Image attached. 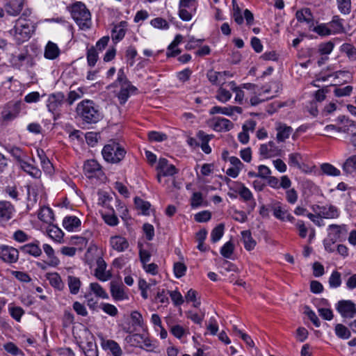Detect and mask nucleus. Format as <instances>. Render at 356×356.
<instances>
[{
    "label": "nucleus",
    "mask_w": 356,
    "mask_h": 356,
    "mask_svg": "<svg viewBox=\"0 0 356 356\" xmlns=\"http://www.w3.org/2000/svg\"><path fill=\"white\" fill-rule=\"evenodd\" d=\"M168 293L175 306H179L184 303L183 296L178 291H168Z\"/></svg>",
    "instance_id": "obj_60"
},
{
    "label": "nucleus",
    "mask_w": 356,
    "mask_h": 356,
    "mask_svg": "<svg viewBox=\"0 0 356 356\" xmlns=\"http://www.w3.org/2000/svg\"><path fill=\"white\" fill-rule=\"evenodd\" d=\"M102 218L104 219V222L110 226L114 227L116 226L119 223V220L116 215L113 213H102Z\"/></svg>",
    "instance_id": "obj_54"
},
{
    "label": "nucleus",
    "mask_w": 356,
    "mask_h": 356,
    "mask_svg": "<svg viewBox=\"0 0 356 356\" xmlns=\"http://www.w3.org/2000/svg\"><path fill=\"white\" fill-rule=\"evenodd\" d=\"M234 124L228 119L216 118L214 119L213 129L217 131H227L232 129Z\"/></svg>",
    "instance_id": "obj_24"
},
{
    "label": "nucleus",
    "mask_w": 356,
    "mask_h": 356,
    "mask_svg": "<svg viewBox=\"0 0 356 356\" xmlns=\"http://www.w3.org/2000/svg\"><path fill=\"white\" fill-rule=\"evenodd\" d=\"M336 309L343 318H353L356 315V305L351 300H339Z\"/></svg>",
    "instance_id": "obj_7"
},
{
    "label": "nucleus",
    "mask_w": 356,
    "mask_h": 356,
    "mask_svg": "<svg viewBox=\"0 0 356 356\" xmlns=\"http://www.w3.org/2000/svg\"><path fill=\"white\" fill-rule=\"evenodd\" d=\"M271 209L273 211V216L278 220L282 221L288 220L290 222H293L294 220V217L289 213L288 210L284 209L281 202H276L273 204L271 207Z\"/></svg>",
    "instance_id": "obj_13"
},
{
    "label": "nucleus",
    "mask_w": 356,
    "mask_h": 356,
    "mask_svg": "<svg viewBox=\"0 0 356 356\" xmlns=\"http://www.w3.org/2000/svg\"><path fill=\"white\" fill-rule=\"evenodd\" d=\"M99 307L107 314L111 316H115L118 314V309L109 303H102Z\"/></svg>",
    "instance_id": "obj_62"
},
{
    "label": "nucleus",
    "mask_w": 356,
    "mask_h": 356,
    "mask_svg": "<svg viewBox=\"0 0 356 356\" xmlns=\"http://www.w3.org/2000/svg\"><path fill=\"white\" fill-rule=\"evenodd\" d=\"M275 130L277 131L276 139L278 143L285 141L293 132L291 127L280 122L276 123Z\"/></svg>",
    "instance_id": "obj_16"
},
{
    "label": "nucleus",
    "mask_w": 356,
    "mask_h": 356,
    "mask_svg": "<svg viewBox=\"0 0 356 356\" xmlns=\"http://www.w3.org/2000/svg\"><path fill=\"white\" fill-rule=\"evenodd\" d=\"M0 259L8 264L16 263L19 259V250L11 246L0 245Z\"/></svg>",
    "instance_id": "obj_9"
},
{
    "label": "nucleus",
    "mask_w": 356,
    "mask_h": 356,
    "mask_svg": "<svg viewBox=\"0 0 356 356\" xmlns=\"http://www.w3.org/2000/svg\"><path fill=\"white\" fill-rule=\"evenodd\" d=\"M47 102L49 113L53 120H56L60 117L62 108L66 102L65 96L61 92L52 93L49 96Z\"/></svg>",
    "instance_id": "obj_6"
},
{
    "label": "nucleus",
    "mask_w": 356,
    "mask_h": 356,
    "mask_svg": "<svg viewBox=\"0 0 356 356\" xmlns=\"http://www.w3.org/2000/svg\"><path fill=\"white\" fill-rule=\"evenodd\" d=\"M83 170L88 178L99 177L102 173L100 165L95 160H88L84 163Z\"/></svg>",
    "instance_id": "obj_14"
},
{
    "label": "nucleus",
    "mask_w": 356,
    "mask_h": 356,
    "mask_svg": "<svg viewBox=\"0 0 356 356\" xmlns=\"http://www.w3.org/2000/svg\"><path fill=\"white\" fill-rule=\"evenodd\" d=\"M156 170L161 172L163 177L173 176L178 172V170L172 164H169L165 158H160Z\"/></svg>",
    "instance_id": "obj_15"
},
{
    "label": "nucleus",
    "mask_w": 356,
    "mask_h": 356,
    "mask_svg": "<svg viewBox=\"0 0 356 356\" xmlns=\"http://www.w3.org/2000/svg\"><path fill=\"white\" fill-rule=\"evenodd\" d=\"M46 278L49 281L50 284L55 289L61 290L63 288L64 284L58 273H46Z\"/></svg>",
    "instance_id": "obj_37"
},
{
    "label": "nucleus",
    "mask_w": 356,
    "mask_h": 356,
    "mask_svg": "<svg viewBox=\"0 0 356 356\" xmlns=\"http://www.w3.org/2000/svg\"><path fill=\"white\" fill-rule=\"evenodd\" d=\"M167 135L158 131H150L148 133V139L152 142H162L167 139Z\"/></svg>",
    "instance_id": "obj_58"
},
{
    "label": "nucleus",
    "mask_w": 356,
    "mask_h": 356,
    "mask_svg": "<svg viewBox=\"0 0 356 356\" xmlns=\"http://www.w3.org/2000/svg\"><path fill=\"white\" fill-rule=\"evenodd\" d=\"M203 197L200 192H195L191 198V206L192 208H197L203 205Z\"/></svg>",
    "instance_id": "obj_53"
},
{
    "label": "nucleus",
    "mask_w": 356,
    "mask_h": 356,
    "mask_svg": "<svg viewBox=\"0 0 356 356\" xmlns=\"http://www.w3.org/2000/svg\"><path fill=\"white\" fill-rule=\"evenodd\" d=\"M282 152V149L276 146L273 141H269L268 143L262 144L259 147V154L264 158L280 156Z\"/></svg>",
    "instance_id": "obj_12"
},
{
    "label": "nucleus",
    "mask_w": 356,
    "mask_h": 356,
    "mask_svg": "<svg viewBox=\"0 0 356 356\" xmlns=\"http://www.w3.org/2000/svg\"><path fill=\"white\" fill-rule=\"evenodd\" d=\"M102 346L105 350H109L113 356H121L122 350L119 344L111 339L103 340Z\"/></svg>",
    "instance_id": "obj_25"
},
{
    "label": "nucleus",
    "mask_w": 356,
    "mask_h": 356,
    "mask_svg": "<svg viewBox=\"0 0 356 356\" xmlns=\"http://www.w3.org/2000/svg\"><path fill=\"white\" fill-rule=\"evenodd\" d=\"M98 60V54L95 47H91L87 51V61L90 67H94Z\"/></svg>",
    "instance_id": "obj_49"
},
{
    "label": "nucleus",
    "mask_w": 356,
    "mask_h": 356,
    "mask_svg": "<svg viewBox=\"0 0 356 356\" xmlns=\"http://www.w3.org/2000/svg\"><path fill=\"white\" fill-rule=\"evenodd\" d=\"M46 264L56 266L60 263L59 259L54 254V250L47 244H46Z\"/></svg>",
    "instance_id": "obj_38"
},
{
    "label": "nucleus",
    "mask_w": 356,
    "mask_h": 356,
    "mask_svg": "<svg viewBox=\"0 0 356 356\" xmlns=\"http://www.w3.org/2000/svg\"><path fill=\"white\" fill-rule=\"evenodd\" d=\"M111 293L112 297L116 300L128 299V296L124 291V286L122 285L111 283Z\"/></svg>",
    "instance_id": "obj_32"
},
{
    "label": "nucleus",
    "mask_w": 356,
    "mask_h": 356,
    "mask_svg": "<svg viewBox=\"0 0 356 356\" xmlns=\"http://www.w3.org/2000/svg\"><path fill=\"white\" fill-rule=\"evenodd\" d=\"M127 26V22L122 21L118 24L114 26L113 29L112 30L111 34L113 40H116L117 42H118L124 37L126 33Z\"/></svg>",
    "instance_id": "obj_27"
},
{
    "label": "nucleus",
    "mask_w": 356,
    "mask_h": 356,
    "mask_svg": "<svg viewBox=\"0 0 356 356\" xmlns=\"http://www.w3.org/2000/svg\"><path fill=\"white\" fill-rule=\"evenodd\" d=\"M150 24L152 26L156 29H168L169 28L168 22L161 17H156L152 19Z\"/></svg>",
    "instance_id": "obj_57"
},
{
    "label": "nucleus",
    "mask_w": 356,
    "mask_h": 356,
    "mask_svg": "<svg viewBox=\"0 0 356 356\" xmlns=\"http://www.w3.org/2000/svg\"><path fill=\"white\" fill-rule=\"evenodd\" d=\"M106 264L102 257H99L97 260V268L95 269V275L100 281L108 280L111 275L109 272L106 271Z\"/></svg>",
    "instance_id": "obj_18"
},
{
    "label": "nucleus",
    "mask_w": 356,
    "mask_h": 356,
    "mask_svg": "<svg viewBox=\"0 0 356 356\" xmlns=\"http://www.w3.org/2000/svg\"><path fill=\"white\" fill-rule=\"evenodd\" d=\"M339 11L344 15H348L351 10V0H337Z\"/></svg>",
    "instance_id": "obj_51"
},
{
    "label": "nucleus",
    "mask_w": 356,
    "mask_h": 356,
    "mask_svg": "<svg viewBox=\"0 0 356 356\" xmlns=\"http://www.w3.org/2000/svg\"><path fill=\"white\" fill-rule=\"evenodd\" d=\"M77 115L86 123H97L102 118V114L96 104L89 99H84L76 106Z\"/></svg>",
    "instance_id": "obj_2"
},
{
    "label": "nucleus",
    "mask_w": 356,
    "mask_h": 356,
    "mask_svg": "<svg viewBox=\"0 0 356 356\" xmlns=\"http://www.w3.org/2000/svg\"><path fill=\"white\" fill-rule=\"evenodd\" d=\"M334 330L336 335L339 338L347 339L350 337V331L343 324H337Z\"/></svg>",
    "instance_id": "obj_43"
},
{
    "label": "nucleus",
    "mask_w": 356,
    "mask_h": 356,
    "mask_svg": "<svg viewBox=\"0 0 356 356\" xmlns=\"http://www.w3.org/2000/svg\"><path fill=\"white\" fill-rule=\"evenodd\" d=\"M342 170L346 175H351L356 172V154L348 156L343 163Z\"/></svg>",
    "instance_id": "obj_23"
},
{
    "label": "nucleus",
    "mask_w": 356,
    "mask_h": 356,
    "mask_svg": "<svg viewBox=\"0 0 356 356\" xmlns=\"http://www.w3.org/2000/svg\"><path fill=\"white\" fill-rule=\"evenodd\" d=\"M232 97L231 92L226 88L220 86L217 90L216 98L220 102L225 103L228 102Z\"/></svg>",
    "instance_id": "obj_47"
},
{
    "label": "nucleus",
    "mask_w": 356,
    "mask_h": 356,
    "mask_svg": "<svg viewBox=\"0 0 356 356\" xmlns=\"http://www.w3.org/2000/svg\"><path fill=\"white\" fill-rule=\"evenodd\" d=\"M110 245L113 250L118 252H124L129 246L126 238L120 235L111 236L110 238Z\"/></svg>",
    "instance_id": "obj_20"
},
{
    "label": "nucleus",
    "mask_w": 356,
    "mask_h": 356,
    "mask_svg": "<svg viewBox=\"0 0 356 356\" xmlns=\"http://www.w3.org/2000/svg\"><path fill=\"white\" fill-rule=\"evenodd\" d=\"M334 47V44L331 41L325 43H321L318 46V52L321 55H328L332 52Z\"/></svg>",
    "instance_id": "obj_59"
},
{
    "label": "nucleus",
    "mask_w": 356,
    "mask_h": 356,
    "mask_svg": "<svg viewBox=\"0 0 356 356\" xmlns=\"http://www.w3.org/2000/svg\"><path fill=\"white\" fill-rule=\"evenodd\" d=\"M83 95V92L81 88H78L77 90H72L68 93V97L66 102L70 105H72L76 100L81 99Z\"/></svg>",
    "instance_id": "obj_55"
},
{
    "label": "nucleus",
    "mask_w": 356,
    "mask_h": 356,
    "mask_svg": "<svg viewBox=\"0 0 356 356\" xmlns=\"http://www.w3.org/2000/svg\"><path fill=\"white\" fill-rule=\"evenodd\" d=\"M15 212L14 205L6 200H0V224L10 220Z\"/></svg>",
    "instance_id": "obj_10"
},
{
    "label": "nucleus",
    "mask_w": 356,
    "mask_h": 356,
    "mask_svg": "<svg viewBox=\"0 0 356 356\" xmlns=\"http://www.w3.org/2000/svg\"><path fill=\"white\" fill-rule=\"evenodd\" d=\"M329 236L333 243L345 238L348 233V227L346 225L332 224L328 227Z\"/></svg>",
    "instance_id": "obj_8"
},
{
    "label": "nucleus",
    "mask_w": 356,
    "mask_h": 356,
    "mask_svg": "<svg viewBox=\"0 0 356 356\" xmlns=\"http://www.w3.org/2000/svg\"><path fill=\"white\" fill-rule=\"evenodd\" d=\"M107 88L113 89V92L121 105H124L131 95L138 93V88L129 81L123 67L119 69L116 80Z\"/></svg>",
    "instance_id": "obj_1"
},
{
    "label": "nucleus",
    "mask_w": 356,
    "mask_h": 356,
    "mask_svg": "<svg viewBox=\"0 0 356 356\" xmlns=\"http://www.w3.org/2000/svg\"><path fill=\"white\" fill-rule=\"evenodd\" d=\"M315 207L317 209L318 213L323 219H335L340 215L338 208L330 204L323 206L315 205Z\"/></svg>",
    "instance_id": "obj_11"
},
{
    "label": "nucleus",
    "mask_w": 356,
    "mask_h": 356,
    "mask_svg": "<svg viewBox=\"0 0 356 356\" xmlns=\"http://www.w3.org/2000/svg\"><path fill=\"white\" fill-rule=\"evenodd\" d=\"M296 17L300 22L310 23L313 21V16L309 8H303L298 10L296 13Z\"/></svg>",
    "instance_id": "obj_35"
},
{
    "label": "nucleus",
    "mask_w": 356,
    "mask_h": 356,
    "mask_svg": "<svg viewBox=\"0 0 356 356\" xmlns=\"http://www.w3.org/2000/svg\"><path fill=\"white\" fill-rule=\"evenodd\" d=\"M298 193L295 188H290L286 191V200L291 204H294L298 201Z\"/></svg>",
    "instance_id": "obj_61"
},
{
    "label": "nucleus",
    "mask_w": 356,
    "mask_h": 356,
    "mask_svg": "<svg viewBox=\"0 0 356 356\" xmlns=\"http://www.w3.org/2000/svg\"><path fill=\"white\" fill-rule=\"evenodd\" d=\"M144 338H145L144 334H135L127 336L126 337V341H127V343H130L131 346L143 348L142 343H143Z\"/></svg>",
    "instance_id": "obj_41"
},
{
    "label": "nucleus",
    "mask_w": 356,
    "mask_h": 356,
    "mask_svg": "<svg viewBox=\"0 0 356 356\" xmlns=\"http://www.w3.org/2000/svg\"><path fill=\"white\" fill-rule=\"evenodd\" d=\"M183 36L178 34L175 36L174 40L170 44L168 47L166 55L168 57H175L181 53V50L177 48V46L182 42Z\"/></svg>",
    "instance_id": "obj_26"
},
{
    "label": "nucleus",
    "mask_w": 356,
    "mask_h": 356,
    "mask_svg": "<svg viewBox=\"0 0 356 356\" xmlns=\"http://www.w3.org/2000/svg\"><path fill=\"white\" fill-rule=\"evenodd\" d=\"M225 226L223 224H219L217 225L211 233V240L213 243H216L222 236L224 233Z\"/></svg>",
    "instance_id": "obj_48"
},
{
    "label": "nucleus",
    "mask_w": 356,
    "mask_h": 356,
    "mask_svg": "<svg viewBox=\"0 0 356 356\" xmlns=\"http://www.w3.org/2000/svg\"><path fill=\"white\" fill-rule=\"evenodd\" d=\"M81 225L80 219L74 216H67L63 218V226L69 232L75 231Z\"/></svg>",
    "instance_id": "obj_22"
},
{
    "label": "nucleus",
    "mask_w": 356,
    "mask_h": 356,
    "mask_svg": "<svg viewBox=\"0 0 356 356\" xmlns=\"http://www.w3.org/2000/svg\"><path fill=\"white\" fill-rule=\"evenodd\" d=\"M8 312L12 318L17 322L21 321V318L24 314V311L22 307L13 305H8Z\"/></svg>",
    "instance_id": "obj_42"
},
{
    "label": "nucleus",
    "mask_w": 356,
    "mask_h": 356,
    "mask_svg": "<svg viewBox=\"0 0 356 356\" xmlns=\"http://www.w3.org/2000/svg\"><path fill=\"white\" fill-rule=\"evenodd\" d=\"M243 112V109L241 107L236 106H229L225 107H221L218 106H213L210 111L209 113L211 115H214L216 113H221L227 116H232L234 113H237L238 114H241Z\"/></svg>",
    "instance_id": "obj_17"
},
{
    "label": "nucleus",
    "mask_w": 356,
    "mask_h": 356,
    "mask_svg": "<svg viewBox=\"0 0 356 356\" xmlns=\"http://www.w3.org/2000/svg\"><path fill=\"white\" fill-rule=\"evenodd\" d=\"M237 193L244 202H248V207H250V211H252L256 206V202L250 189L243 184H241L240 188L238 189Z\"/></svg>",
    "instance_id": "obj_21"
},
{
    "label": "nucleus",
    "mask_w": 356,
    "mask_h": 356,
    "mask_svg": "<svg viewBox=\"0 0 356 356\" xmlns=\"http://www.w3.org/2000/svg\"><path fill=\"white\" fill-rule=\"evenodd\" d=\"M46 233L48 236L58 243H62L63 239L64 233L58 227L54 225H49L46 229Z\"/></svg>",
    "instance_id": "obj_29"
},
{
    "label": "nucleus",
    "mask_w": 356,
    "mask_h": 356,
    "mask_svg": "<svg viewBox=\"0 0 356 356\" xmlns=\"http://www.w3.org/2000/svg\"><path fill=\"white\" fill-rule=\"evenodd\" d=\"M90 287L91 291L98 297L102 298H108V294L103 289V288L96 282L91 283L90 284Z\"/></svg>",
    "instance_id": "obj_52"
},
{
    "label": "nucleus",
    "mask_w": 356,
    "mask_h": 356,
    "mask_svg": "<svg viewBox=\"0 0 356 356\" xmlns=\"http://www.w3.org/2000/svg\"><path fill=\"white\" fill-rule=\"evenodd\" d=\"M340 51L345 54L350 60L356 61V47L350 43H344L340 47Z\"/></svg>",
    "instance_id": "obj_36"
},
{
    "label": "nucleus",
    "mask_w": 356,
    "mask_h": 356,
    "mask_svg": "<svg viewBox=\"0 0 356 356\" xmlns=\"http://www.w3.org/2000/svg\"><path fill=\"white\" fill-rule=\"evenodd\" d=\"M302 160V156L300 153H292L289 155V164L291 166H294L300 168V161Z\"/></svg>",
    "instance_id": "obj_56"
},
{
    "label": "nucleus",
    "mask_w": 356,
    "mask_h": 356,
    "mask_svg": "<svg viewBox=\"0 0 356 356\" xmlns=\"http://www.w3.org/2000/svg\"><path fill=\"white\" fill-rule=\"evenodd\" d=\"M234 250V245L231 241L225 243L220 249V254L222 257L227 259H232Z\"/></svg>",
    "instance_id": "obj_44"
},
{
    "label": "nucleus",
    "mask_w": 356,
    "mask_h": 356,
    "mask_svg": "<svg viewBox=\"0 0 356 356\" xmlns=\"http://www.w3.org/2000/svg\"><path fill=\"white\" fill-rule=\"evenodd\" d=\"M19 250L24 254H29L35 257L42 254V250L38 244L35 243H30L22 245L19 248Z\"/></svg>",
    "instance_id": "obj_30"
},
{
    "label": "nucleus",
    "mask_w": 356,
    "mask_h": 356,
    "mask_svg": "<svg viewBox=\"0 0 356 356\" xmlns=\"http://www.w3.org/2000/svg\"><path fill=\"white\" fill-rule=\"evenodd\" d=\"M68 286L70 293L76 294L79 293L81 286V281L78 277L74 276H68Z\"/></svg>",
    "instance_id": "obj_45"
},
{
    "label": "nucleus",
    "mask_w": 356,
    "mask_h": 356,
    "mask_svg": "<svg viewBox=\"0 0 356 356\" xmlns=\"http://www.w3.org/2000/svg\"><path fill=\"white\" fill-rule=\"evenodd\" d=\"M19 165L24 172H27L34 178H39L42 175V172L40 170L24 160L22 161Z\"/></svg>",
    "instance_id": "obj_31"
},
{
    "label": "nucleus",
    "mask_w": 356,
    "mask_h": 356,
    "mask_svg": "<svg viewBox=\"0 0 356 356\" xmlns=\"http://www.w3.org/2000/svg\"><path fill=\"white\" fill-rule=\"evenodd\" d=\"M134 203H135L136 207L138 209L141 210L143 214H145V215L148 214V211L151 206L149 202L144 201L141 198L136 197L134 199Z\"/></svg>",
    "instance_id": "obj_50"
},
{
    "label": "nucleus",
    "mask_w": 356,
    "mask_h": 356,
    "mask_svg": "<svg viewBox=\"0 0 356 356\" xmlns=\"http://www.w3.org/2000/svg\"><path fill=\"white\" fill-rule=\"evenodd\" d=\"M321 171L326 175L338 177L341 175V171L333 165L325 163L321 165Z\"/></svg>",
    "instance_id": "obj_40"
},
{
    "label": "nucleus",
    "mask_w": 356,
    "mask_h": 356,
    "mask_svg": "<svg viewBox=\"0 0 356 356\" xmlns=\"http://www.w3.org/2000/svg\"><path fill=\"white\" fill-rule=\"evenodd\" d=\"M24 6V0H9L4 6L5 10L9 15H18Z\"/></svg>",
    "instance_id": "obj_19"
},
{
    "label": "nucleus",
    "mask_w": 356,
    "mask_h": 356,
    "mask_svg": "<svg viewBox=\"0 0 356 356\" xmlns=\"http://www.w3.org/2000/svg\"><path fill=\"white\" fill-rule=\"evenodd\" d=\"M29 54L26 51L17 55L13 54L10 58V63L14 67L19 68L23 65V63L27 60Z\"/></svg>",
    "instance_id": "obj_39"
},
{
    "label": "nucleus",
    "mask_w": 356,
    "mask_h": 356,
    "mask_svg": "<svg viewBox=\"0 0 356 356\" xmlns=\"http://www.w3.org/2000/svg\"><path fill=\"white\" fill-rule=\"evenodd\" d=\"M13 238L19 243H24L30 240L31 236L22 230H17L14 232Z\"/></svg>",
    "instance_id": "obj_64"
},
{
    "label": "nucleus",
    "mask_w": 356,
    "mask_h": 356,
    "mask_svg": "<svg viewBox=\"0 0 356 356\" xmlns=\"http://www.w3.org/2000/svg\"><path fill=\"white\" fill-rule=\"evenodd\" d=\"M223 74H225V72H219L209 70L207 74V76L212 84H218L220 83L222 80L224 81L222 79Z\"/></svg>",
    "instance_id": "obj_46"
},
{
    "label": "nucleus",
    "mask_w": 356,
    "mask_h": 356,
    "mask_svg": "<svg viewBox=\"0 0 356 356\" xmlns=\"http://www.w3.org/2000/svg\"><path fill=\"white\" fill-rule=\"evenodd\" d=\"M102 154L108 163H118L123 160L127 152L120 143L110 141L104 147Z\"/></svg>",
    "instance_id": "obj_5"
},
{
    "label": "nucleus",
    "mask_w": 356,
    "mask_h": 356,
    "mask_svg": "<svg viewBox=\"0 0 356 356\" xmlns=\"http://www.w3.org/2000/svg\"><path fill=\"white\" fill-rule=\"evenodd\" d=\"M70 13L73 19L76 22L79 28L86 30L91 26V15L86 5L77 1L70 7Z\"/></svg>",
    "instance_id": "obj_4"
},
{
    "label": "nucleus",
    "mask_w": 356,
    "mask_h": 356,
    "mask_svg": "<svg viewBox=\"0 0 356 356\" xmlns=\"http://www.w3.org/2000/svg\"><path fill=\"white\" fill-rule=\"evenodd\" d=\"M332 33H341L345 32V29L343 24V19L338 15L333 16L331 22L329 23Z\"/></svg>",
    "instance_id": "obj_33"
},
{
    "label": "nucleus",
    "mask_w": 356,
    "mask_h": 356,
    "mask_svg": "<svg viewBox=\"0 0 356 356\" xmlns=\"http://www.w3.org/2000/svg\"><path fill=\"white\" fill-rule=\"evenodd\" d=\"M60 53L61 51L56 43L49 41L46 44V59L55 60L59 57Z\"/></svg>",
    "instance_id": "obj_28"
},
{
    "label": "nucleus",
    "mask_w": 356,
    "mask_h": 356,
    "mask_svg": "<svg viewBox=\"0 0 356 356\" xmlns=\"http://www.w3.org/2000/svg\"><path fill=\"white\" fill-rule=\"evenodd\" d=\"M211 218V213L209 211H202L196 213L194 216L195 220L198 222H205Z\"/></svg>",
    "instance_id": "obj_63"
},
{
    "label": "nucleus",
    "mask_w": 356,
    "mask_h": 356,
    "mask_svg": "<svg viewBox=\"0 0 356 356\" xmlns=\"http://www.w3.org/2000/svg\"><path fill=\"white\" fill-rule=\"evenodd\" d=\"M35 24L30 19L19 17L15 22L14 27L9 31V33L12 35L18 44H21L27 41L35 31Z\"/></svg>",
    "instance_id": "obj_3"
},
{
    "label": "nucleus",
    "mask_w": 356,
    "mask_h": 356,
    "mask_svg": "<svg viewBox=\"0 0 356 356\" xmlns=\"http://www.w3.org/2000/svg\"><path fill=\"white\" fill-rule=\"evenodd\" d=\"M241 236L244 248L248 251L253 250L256 245V241L252 237L250 231H243L241 232Z\"/></svg>",
    "instance_id": "obj_34"
}]
</instances>
